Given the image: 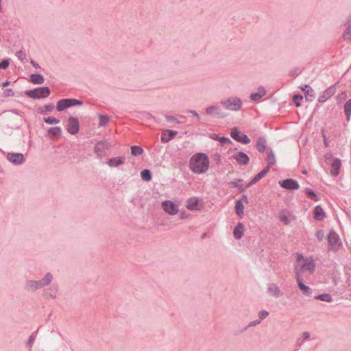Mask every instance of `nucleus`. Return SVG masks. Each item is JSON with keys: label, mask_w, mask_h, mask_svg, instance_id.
I'll list each match as a JSON object with an SVG mask.
<instances>
[{"label": "nucleus", "mask_w": 351, "mask_h": 351, "mask_svg": "<svg viewBox=\"0 0 351 351\" xmlns=\"http://www.w3.org/2000/svg\"><path fill=\"white\" fill-rule=\"evenodd\" d=\"M317 299H319L322 301H326V302H330L332 301V297L329 294H322V295H319L317 297Z\"/></svg>", "instance_id": "33"}, {"label": "nucleus", "mask_w": 351, "mask_h": 351, "mask_svg": "<svg viewBox=\"0 0 351 351\" xmlns=\"http://www.w3.org/2000/svg\"><path fill=\"white\" fill-rule=\"evenodd\" d=\"M100 121L101 125H104L108 121V119L106 117L101 116L100 117Z\"/></svg>", "instance_id": "47"}, {"label": "nucleus", "mask_w": 351, "mask_h": 351, "mask_svg": "<svg viewBox=\"0 0 351 351\" xmlns=\"http://www.w3.org/2000/svg\"><path fill=\"white\" fill-rule=\"evenodd\" d=\"M302 337L304 339H308L310 337V333L308 332H304Z\"/></svg>", "instance_id": "50"}, {"label": "nucleus", "mask_w": 351, "mask_h": 351, "mask_svg": "<svg viewBox=\"0 0 351 351\" xmlns=\"http://www.w3.org/2000/svg\"><path fill=\"white\" fill-rule=\"evenodd\" d=\"M209 165L208 157L203 153L195 154L191 158L189 161L190 169L197 174L204 173L207 171Z\"/></svg>", "instance_id": "1"}, {"label": "nucleus", "mask_w": 351, "mask_h": 351, "mask_svg": "<svg viewBox=\"0 0 351 351\" xmlns=\"http://www.w3.org/2000/svg\"><path fill=\"white\" fill-rule=\"evenodd\" d=\"M257 179L256 178V177H254L247 185V187H249L253 184H254L256 182H257Z\"/></svg>", "instance_id": "49"}, {"label": "nucleus", "mask_w": 351, "mask_h": 351, "mask_svg": "<svg viewBox=\"0 0 351 351\" xmlns=\"http://www.w3.org/2000/svg\"><path fill=\"white\" fill-rule=\"evenodd\" d=\"M82 104V102L81 101L75 99H61L57 104V110L58 111H62L70 106L76 104L81 105Z\"/></svg>", "instance_id": "7"}, {"label": "nucleus", "mask_w": 351, "mask_h": 351, "mask_svg": "<svg viewBox=\"0 0 351 351\" xmlns=\"http://www.w3.org/2000/svg\"><path fill=\"white\" fill-rule=\"evenodd\" d=\"M315 265L312 258H304L302 254H296L295 269L297 276H302L304 272L313 273Z\"/></svg>", "instance_id": "2"}, {"label": "nucleus", "mask_w": 351, "mask_h": 351, "mask_svg": "<svg viewBox=\"0 0 351 351\" xmlns=\"http://www.w3.org/2000/svg\"><path fill=\"white\" fill-rule=\"evenodd\" d=\"M195 117H196V118L199 120L200 119V117L199 116V114L195 112V111H191V112Z\"/></svg>", "instance_id": "52"}, {"label": "nucleus", "mask_w": 351, "mask_h": 351, "mask_svg": "<svg viewBox=\"0 0 351 351\" xmlns=\"http://www.w3.org/2000/svg\"><path fill=\"white\" fill-rule=\"evenodd\" d=\"M44 121L48 124H56L60 122L58 119L53 118L52 117L44 118Z\"/></svg>", "instance_id": "34"}, {"label": "nucleus", "mask_w": 351, "mask_h": 351, "mask_svg": "<svg viewBox=\"0 0 351 351\" xmlns=\"http://www.w3.org/2000/svg\"><path fill=\"white\" fill-rule=\"evenodd\" d=\"M10 85V82L6 81L1 84V87H5L7 86Z\"/></svg>", "instance_id": "53"}, {"label": "nucleus", "mask_w": 351, "mask_h": 351, "mask_svg": "<svg viewBox=\"0 0 351 351\" xmlns=\"http://www.w3.org/2000/svg\"><path fill=\"white\" fill-rule=\"evenodd\" d=\"M143 152V149L138 146H132L131 147V153L134 156H139Z\"/></svg>", "instance_id": "30"}, {"label": "nucleus", "mask_w": 351, "mask_h": 351, "mask_svg": "<svg viewBox=\"0 0 351 351\" xmlns=\"http://www.w3.org/2000/svg\"><path fill=\"white\" fill-rule=\"evenodd\" d=\"M302 99V96L300 95H294L293 97V100L295 103L296 106H300V101Z\"/></svg>", "instance_id": "42"}, {"label": "nucleus", "mask_w": 351, "mask_h": 351, "mask_svg": "<svg viewBox=\"0 0 351 351\" xmlns=\"http://www.w3.org/2000/svg\"><path fill=\"white\" fill-rule=\"evenodd\" d=\"M19 59L23 60L25 58V53L23 51H20L16 53Z\"/></svg>", "instance_id": "46"}, {"label": "nucleus", "mask_w": 351, "mask_h": 351, "mask_svg": "<svg viewBox=\"0 0 351 351\" xmlns=\"http://www.w3.org/2000/svg\"><path fill=\"white\" fill-rule=\"evenodd\" d=\"M297 282L298 283V286H299L300 289L304 293H308L309 291L310 288L308 286H306L302 283V280L301 276H297Z\"/></svg>", "instance_id": "27"}, {"label": "nucleus", "mask_w": 351, "mask_h": 351, "mask_svg": "<svg viewBox=\"0 0 351 351\" xmlns=\"http://www.w3.org/2000/svg\"><path fill=\"white\" fill-rule=\"evenodd\" d=\"M266 92L264 88L260 87L258 89L257 93H252L250 95V98L252 101H258L261 99L262 97H263L265 95Z\"/></svg>", "instance_id": "21"}, {"label": "nucleus", "mask_w": 351, "mask_h": 351, "mask_svg": "<svg viewBox=\"0 0 351 351\" xmlns=\"http://www.w3.org/2000/svg\"><path fill=\"white\" fill-rule=\"evenodd\" d=\"M331 165H332L331 173L334 176H337L339 173V170L341 166L340 160H339L337 158L334 159Z\"/></svg>", "instance_id": "22"}, {"label": "nucleus", "mask_w": 351, "mask_h": 351, "mask_svg": "<svg viewBox=\"0 0 351 351\" xmlns=\"http://www.w3.org/2000/svg\"><path fill=\"white\" fill-rule=\"evenodd\" d=\"M326 217L325 212L320 206H317L313 210V217L315 220L322 221Z\"/></svg>", "instance_id": "18"}, {"label": "nucleus", "mask_w": 351, "mask_h": 351, "mask_svg": "<svg viewBox=\"0 0 351 351\" xmlns=\"http://www.w3.org/2000/svg\"><path fill=\"white\" fill-rule=\"evenodd\" d=\"M222 105L230 110H239L242 106V102L239 98H229L221 102Z\"/></svg>", "instance_id": "6"}, {"label": "nucleus", "mask_w": 351, "mask_h": 351, "mask_svg": "<svg viewBox=\"0 0 351 351\" xmlns=\"http://www.w3.org/2000/svg\"><path fill=\"white\" fill-rule=\"evenodd\" d=\"M61 128L59 127H53L48 130V134L53 139L58 138L61 134Z\"/></svg>", "instance_id": "20"}, {"label": "nucleus", "mask_w": 351, "mask_h": 351, "mask_svg": "<svg viewBox=\"0 0 351 351\" xmlns=\"http://www.w3.org/2000/svg\"><path fill=\"white\" fill-rule=\"evenodd\" d=\"M302 90L305 93L306 95L313 97V90L308 85L304 86L302 88Z\"/></svg>", "instance_id": "36"}, {"label": "nucleus", "mask_w": 351, "mask_h": 351, "mask_svg": "<svg viewBox=\"0 0 351 351\" xmlns=\"http://www.w3.org/2000/svg\"><path fill=\"white\" fill-rule=\"evenodd\" d=\"M186 207L190 210H200L203 208L202 201L197 197L189 198L186 203Z\"/></svg>", "instance_id": "8"}, {"label": "nucleus", "mask_w": 351, "mask_h": 351, "mask_svg": "<svg viewBox=\"0 0 351 351\" xmlns=\"http://www.w3.org/2000/svg\"><path fill=\"white\" fill-rule=\"evenodd\" d=\"M210 137L211 138H213V139L218 140V141H219V137L218 136V135H217V134H215V133H213V134H210Z\"/></svg>", "instance_id": "51"}, {"label": "nucleus", "mask_w": 351, "mask_h": 351, "mask_svg": "<svg viewBox=\"0 0 351 351\" xmlns=\"http://www.w3.org/2000/svg\"><path fill=\"white\" fill-rule=\"evenodd\" d=\"M31 82L34 84H40L43 83L44 78L40 75L34 74L31 75Z\"/></svg>", "instance_id": "26"}, {"label": "nucleus", "mask_w": 351, "mask_h": 351, "mask_svg": "<svg viewBox=\"0 0 351 351\" xmlns=\"http://www.w3.org/2000/svg\"><path fill=\"white\" fill-rule=\"evenodd\" d=\"M280 186L288 190L298 189L300 186L296 180L293 179L284 180L279 182Z\"/></svg>", "instance_id": "13"}, {"label": "nucleus", "mask_w": 351, "mask_h": 351, "mask_svg": "<svg viewBox=\"0 0 351 351\" xmlns=\"http://www.w3.org/2000/svg\"><path fill=\"white\" fill-rule=\"evenodd\" d=\"M232 158L241 165H247L250 160L248 156L242 152H235L232 155Z\"/></svg>", "instance_id": "11"}, {"label": "nucleus", "mask_w": 351, "mask_h": 351, "mask_svg": "<svg viewBox=\"0 0 351 351\" xmlns=\"http://www.w3.org/2000/svg\"><path fill=\"white\" fill-rule=\"evenodd\" d=\"M206 114L217 117H223L224 115L221 113V109L218 106H210L206 109Z\"/></svg>", "instance_id": "17"}, {"label": "nucleus", "mask_w": 351, "mask_h": 351, "mask_svg": "<svg viewBox=\"0 0 351 351\" xmlns=\"http://www.w3.org/2000/svg\"><path fill=\"white\" fill-rule=\"evenodd\" d=\"M279 219L280 221L282 222L285 225H288L291 222L290 218L285 214H280L279 216Z\"/></svg>", "instance_id": "32"}, {"label": "nucleus", "mask_w": 351, "mask_h": 351, "mask_svg": "<svg viewBox=\"0 0 351 351\" xmlns=\"http://www.w3.org/2000/svg\"><path fill=\"white\" fill-rule=\"evenodd\" d=\"M335 93V90L333 88H328L324 93L323 95L319 97V102H324L328 98L330 97Z\"/></svg>", "instance_id": "24"}, {"label": "nucleus", "mask_w": 351, "mask_h": 351, "mask_svg": "<svg viewBox=\"0 0 351 351\" xmlns=\"http://www.w3.org/2000/svg\"><path fill=\"white\" fill-rule=\"evenodd\" d=\"M266 148V142L264 139L259 138L256 143V149L258 152H263Z\"/></svg>", "instance_id": "28"}, {"label": "nucleus", "mask_w": 351, "mask_h": 351, "mask_svg": "<svg viewBox=\"0 0 351 351\" xmlns=\"http://www.w3.org/2000/svg\"><path fill=\"white\" fill-rule=\"evenodd\" d=\"M7 158L11 162L14 164H21L24 161L23 155L21 154L9 153Z\"/></svg>", "instance_id": "16"}, {"label": "nucleus", "mask_w": 351, "mask_h": 351, "mask_svg": "<svg viewBox=\"0 0 351 351\" xmlns=\"http://www.w3.org/2000/svg\"><path fill=\"white\" fill-rule=\"evenodd\" d=\"M244 203H247V198L246 195H243L241 199L237 200L235 204V211L236 213L240 217H242L244 215Z\"/></svg>", "instance_id": "12"}, {"label": "nucleus", "mask_w": 351, "mask_h": 351, "mask_svg": "<svg viewBox=\"0 0 351 351\" xmlns=\"http://www.w3.org/2000/svg\"><path fill=\"white\" fill-rule=\"evenodd\" d=\"M233 186H237V184H235V183H232Z\"/></svg>", "instance_id": "56"}, {"label": "nucleus", "mask_w": 351, "mask_h": 351, "mask_svg": "<svg viewBox=\"0 0 351 351\" xmlns=\"http://www.w3.org/2000/svg\"><path fill=\"white\" fill-rule=\"evenodd\" d=\"M105 143L102 142H99L97 144H96L95 147V150L97 153H99L101 152L104 148H105Z\"/></svg>", "instance_id": "38"}, {"label": "nucleus", "mask_w": 351, "mask_h": 351, "mask_svg": "<svg viewBox=\"0 0 351 351\" xmlns=\"http://www.w3.org/2000/svg\"><path fill=\"white\" fill-rule=\"evenodd\" d=\"M306 193L309 198L313 199L315 202L318 200L315 193L312 190L306 189Z\"/></svg>", "instance_id": "35"}, {"label": "nucleus", "mask_w": 351, "mask_h": 351, "mask_svg": "<svg viewBox=\"0 0 351 351\" xmlns=\"http://www.w3.org/2000/svg\"><path fill=\"white\" fill-rule=\"evenodd\" d=\"M345 112L346 115L348 117L351 112V102L350 101H347L344 105Z\"/></svg>", "instance_id": "37"}, {"label": "nucleus", "mask_w": 351, "mask_h": 351, "mask_svg": "<svg viewBox=\"0 0 351 351\" xmlns=\"http://www.w3.org/2000/svg\"><path fill=\"white\" fill-rule=\"evenodd\" d=\"M269 171V167H267V168H265V169H263V171H261V172H259L258 173V176H260V178L262 179L266 174Z\"/></svg>", "instance_id": "44"}, {"label": "nucleus", "mask_w": 351, "mask_h": 351, "mask_svg": "<svg viewBox=\"0 0 351 351\" xmlns=\"http://www.w3.org/2000/svg\"><path fill=\"white\" fill-rule=\"evenodd\" d=\"M67 131L71 134H75L78 132L79 123L76 119H75L73 117H71L69 119L68 125H67Z\"/></svg>", "instance_id": "14"}, {"label": "nucleus", "mask_w": 351, "mask_h": 351, "mask_svg": "<svg viewBox=\"0 0 351 351\" xmlns=\"http://www.w3.org/2000/svg\"><path fill=\"white\" fill-rule=\"evenodd\" d=\"M219 141L223 144L226 143V142H230V139L226 137H221L219 138Z\"/></svg>", "instance_id": "48"}, {"label": "nucleus", "mask_w": 351, "mask_h": 351, "mask_svg": "<svg viewBox=\"0 0 351 351\" xmlns=\"http://www.w3.org/2000/svg\"><path fill=\"white\" fill-rule=\"evenodd\" d=\"M178 132L174 130H165L162 132L161 141L163 143H168L170 140L173 138Z\"/></svg>", "instance_id": "15"}, {"label": "nucleus", "mask_w": 351, "mask_h": 351, "mask_svg": "<svg viewBox=\"0 0 351 351\" xmlns=\"http://www.w3.org/2000/svg\"><path fill=\"white\" fill-rule=\"evenodd\" d=\"M328 241L330 249L332 250H337L341 245V241L339 235L333 230L330 231L328 236Z\"/></svg>", "instance_id": "5"}, {"label": "nucleus", "mask_w": 351, "mask_h": 351, "mask_svg": "<svg viewBox=\"0 0 351 351\" xmlns=\"http://www.w3.org/2000/svg\"><path fill=\"white\" fill-rule=\"evenodd\" d=\"M124 160L125 159L123 157L113 158L108 160V164L110 167H118L119 165H122L124 162Z\"/></svg>", "instance_id": "23"}, {"label": "nucleus", "mask_w": 351, "mask_h": 351, "mask_svg": "<svg viewBox=\"0 0 351 351\" xmlns=\"http://www.w3.org/2000/svg\"><path fill=\"white\" fill-rule=\"evenodd\" d=\"M10 64V60L8 59L3 60L0 63V69H6Z\"/></svg>", "instance_id": "40"}, {"label": "nucleus", "mask_w": 351, "mask_h": 351, "mask_svg": "<svg viewBox=\"0 0 351 351\" xmlns=\"http://www.w3.org/2000/svg\"><path fill=\"white\" fill-rule=\"evenodd\" d=\"M161 206L168 215H176L179 213V205L173 201L165 200L162 202Z\"/></svg>", "instance_id": "3"}, {"label": "nucleus", "mask_w": 351, "mask_h": 351, "mask_svg": "<svg viewBox=\"0 0 351 351\" xmlns=\"http://www.w3.org/2000/svg\"><path fill=\"white\" fill-rule=\"evenodd\" d=\"M141 176L142 179L145 181H149L152 178L151 173L148 169H145L142 171L141 173Z\"/></svg>", "instance_id": "29"}, {"label": "nucleus", "mask_w": 351, "mask_h": 351, "mask_svg": "<svg viewBox=\"0 0 351 351\" xmlns=\"http://www.w3.org/2000/svg\"><path fill=\"white\" fill-rule=\"evenodd\" d=\"M231 136L238 142L247 144L250 142V138L247 135L241 133L237 128H233L231 130Z\"/></svg>", "instance_id": "9"}, {"label": "nucleus", "mask_w": 351, "mask_h": 351, "mask_svg": "<svg viewBox=\"0 0 351 351\" xmlns=\"http://www.w3.org/2000/svg\"><path fill=\"white\" fill-rule=\"evenodd\" d=\"M245 226L242 223H239L234 229L233 235L237 239H240L244 233Z\"/></svg>", "instance_id": "19"}, {"label": "nucleus", "mask_w": 351, "mask_h": 351, "mask_svg": "<svg viewBox=\"0 0 351 351\" xmlns=\"http://www.w3.org/2000/svg\"><path fill=\"white\" fill-rule=\"evenodd\" d=\"M268 292L271 296L277 298L279 296L280 291L278 286L272 284L269 285Z\"/></svg>", "instance_id": "25"}, {"label": "nucleus", "mask_w": 351, "mask_h": 351, "mask_svg": "<svg viewBox=\"0 0 351 351\" xmlns=\"http://www.w3.org/2000/svg\"><path fill=\"white\" fill-rule=\"evenodd\" d=\"M49 93L50 90L47 87H39L26 92V95L32 98L46 97Z\"/></svg>", "instance_id": "4"}, {"label": "nucleus", "mask_w": 351, "mask_h": 351, "mask_svg": "<svg viewBox=\"0 0 351 351\" xmlns=\"http://www.w3.org/2000/svg\"><path fill=\"white\" fill-rule=\"evenodd\" d=\"M34 340V336H33V335H32V336L30 337V338H29V342H32V341H33Z\"/></svg>", "instance_id": "54"}, {"label": "nucleus", "mask_w": 351, "mask_h": 351, "mask_svg": "<svg viewBox=\"0 0 351 351\" xmlns=\"http://www.w3.org/2000/svg\"><path fill=\"white\" fill-rule=\"evenodd\" d=\"M14 93L12 89H6L3 92V96L5 97H12Z\"/></svg>", "instance_id": "43"}, {"label": "nucleus", "mask_w": 351, "mask_h": 351, "mask_svg": "<svg viewBox=\"0 0 351 351\" xmlns=\"http://www.w3.org/2000/svg\"><path fill=\"white\" fill-rule=\"evenodd\" d=\"M268 315V313L266 311H261L259 313V317L260 320H263ZM261 321H258V323H259Z\"/></svg>", "instance_id": "45"}, {"label": "nucleus", "mask_w": 351, "mask_h": 351, "mask_svg": "<svg viewBox=\"0 0 351 351\" xmlns=\"http://www.w3.org/2000/svg\"><path fill=\"white\" fill-rule=\"evenodd\" d=\"M52 276L50 274H47L45 277L39 282L31 281L29 282L28 286L29 289H36L38 287H41L43 286H45L49 284L51 281Z\"/></svg>", "instance_id": "10"}, {"label": "nucleus", "mask_w": 351, "mask_h": 351, "mask_svg": "<svg viewBox=\"0 0 351 351\" xmlns=\"http://www.w3.org/2000/svg\"><path fill=\"white\" fill-rule=\"evenodd\" d=\"M343 38L351 40V25L349 26L343 33Z\"/></svg>", "instance_id": "39"}, {"label": "nucleus", "mask_w": 351, "mask_h": 351, "mask_svg": "<svg viewBox=\"0 0 351 351\" xmlns=\"http://www.w3.org/2000/svg\"><path fill=\"white\" fill-rule=\"evenodd\" d=\"M267 162L268 163V167L271 166V165H274L275 163H276V159H275V156H274V154L271 152L267 158Z\"/></svg>", "instance_id": "31"}, {"label": "nucleus", "mask_w": 351, "mask_h": 351, "mask_svg": "<svg viewBox=\"0 0 351 351\" xmlns=\"http://www.w3.org/2000/svg\"><path fill=\"white\" fill-rule=\"evenodd\" d=\"M256 178L257 179V181H259L261 178H260L259 176H258V174L255 176Z\"/></svg>", "instance_id": "55"}, {"label": "nucleus", "mask_w": 351, "mask_h": 351, "mask_svg": "<svg viewBox=\"0 0 351 351\" xmlns=\"http://www.w3.org/2000/svg\"><path fill=\"white\" fill-rule=\"evenodd\" d=\"M319 241H322L324 238V232L322 230H318L315 234Z\"/></svg>", "instance_id": "41"}]
</instances>
